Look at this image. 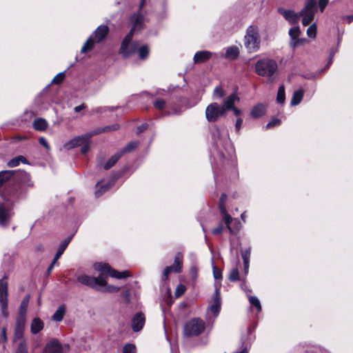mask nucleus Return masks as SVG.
<instances>
[{
  "label": "nucleus",
  "instance_id": "1",
  "mask_svg": "<svg viewBox=\"0 0 353 353\" xmlns=\"http://www.w3.org/2000/svg\"><path fill=\"white\" fill-rule=\"evenodd\" d=\"M130 22L132 23V28L123 39L119 50V53L125 58L130 57L137 50L138 43L132 40L134 32L143 28V16L139 12L135 13L131 16Z\"/></svg>",
  "mask_w": 353,
  "mask_h": 353
},
{
  "label": "nucleus",
  "instance_id": "2",
  "mask_svg": "<svg viewBox=\"0 0 353 353\" xmlns=\"http://www.w3.org/2000/svg\"><path fill=\"white\" fill-rule=\"evenodd\" d=\"M277 70V63L272 59H260L255 65L256 73L261 77H266L269 83H273L275 81L274 75Z\"/></svg>",
  "mask_w": 353,
  "mask_h": 353
},
{
  "label": "nucleus",
  "instance_id": "3",
  "mask_svg": "<svg viewBox=\"0 0 353 353\" xmlns=\"http://www.w3.org/2000/svg\"><path fill=\"white\" fill-rule=\"evenodd\" d=\"M244 39L245 47L249 52L258 51L261 45V38L258 27L256 26H249L246 30Z\"/></svg>",
  "mask_w": 353,
  "mask_h": 353
},
{
  "label": "nucleus",
  "instance_id": "4",
  "mask_svg": "<svg viewBox=\"0 0 353 353\" xmlns=\"http://www.w3.org/2000/svg\"><path fill=\"white\" fill-rule=\"evenodd\" d=\"M109 32V28L107 26H99L93 34L90 36L81 48V52L85 53L90 50H91L94 45V42L99 43L103 41Z\"/></svg>",
  "mask_w": 353,
  "mask_h": 353
},
{
  "label": "nucleus",
  "instance_id": "5",
  "mask_svg": "<svg viewBox=\"0 0 353 353\" xmlns=\"http://www.w3.org/2000/svg\"><path fill=\"white\" fill-rule=\"evenodd\" d=\"M77 281L83 285L97 290H101L102 288L106 285L105 278L103 274L97 277L81 274L77 276Z\"/></svg>",
  "mask_w": 353,
  "mask_h": 353
},
{
  "label": "nucleus",
  "instance_id": "6",
  "mask_svg": "<svg viewBox=\"0 0 353 353\" xmlns=\"http://www.w3.org/2000/svg\"><path fill=\"white\" fill-rule=\"evenodd\" d=\"M205 323L198 318L190 320L184 326L183 333L186 336H195L205 330Z\"/></svg>",
  "mask_w": 353,
  "mask_h": 353
},
{
  "label": "nucleus",
  "instance_id": "7",
  "mask_svg": "<svg viewBox=\"0 0 353 353\" xmlns=\"http://www.w3.org/2000/svg\"><path fill=\"white\" fill-rule=\"evenodd\" d=\"M317 11V2L316 0H306L303 9L300 12L303 16L302 24L304 26L309 25L314 19Z\"/></svg>",
  "mask_w": 353,
  "mask_h": 353
},
{
  "label": "nucleus",
  "instance_id": "8",
  "mask_svg": "<svg viewBox=\"0 0 353 353\" xmlns=\"http://www.w3.org/2000/svg\"><path fill=\"white\" fill-rule=\"evenodd\" d=\"M205 114L208 122H216L226 114L220 104L216 102H213L207 106Z\"/></svg>",
  "mask_w": 353,
  "mask_h": 353
},
{
  "label": "nucleus",
  "instance_id": "9",
  "mask_svg": "<svg viewBox=\"0 0 353 353\" xmlns=\"http://www.w3.org/2000/svg\"><path fill=\"white\" fill-rule=\"evenodd\" d=\"M94 269L103 273H108L112 277L117 279H124L130 276L128 271L119 272L112 269L108 263H97L94 264Z\"/></svg>",
  "mask_w": 353,
  "mask_h": 353
},
{
  "label": "nucleus",
  "instance_id": "10",
  "mask_svg": "<svg viewBox=\"0 0 353 353\" xmlns=\"http://www.w3.org/2000/svg\"><path fill=\"white\" fill-rule=\"evenodd\" d=\"M0 305L2 314L7 318L8 316L7 285L2 280H0Z\"/></svg>",
  "mask_w": 353,
  "mask_h": 353
},
{
  "label": "nucleus",
  "instance_id": "11",
  "mask_svg": "<svg viewBox=\"0 0 353 353\" xmlns=\"http://www.w3.org/2000/svg\"><path fill=\"white\" fill-rule=\"evenodd\" d=\"M93 136L92 132H89L85 134H83L81 136H78L74 137V139L70 140L69 141L66 142L63 145L64 149L67 150H70L72 148H74L77 146H79L81 145L82 143H86L88 139H90V138Z\"/></svg>",
  "mask_w": 353,
  "mask_h": 353
},
{
  "label": "nucleus",
  "instance_id": "12",
  "mask_svg": "<svg viewBox=\"0 0 353 353\" xmlns=\"http://www.w3.org/2000/svg\"><path fill=\"white\" fill-rule=\"evenodd\" d=\"M64 346L55 339L49 341L43 350V353H63Z\"/></svg>",
  "mask_w": 353,
  "mask_h": 353
},
{
  "label": "nucleus",
  "instance_id": "13",
  "mask_svg": "<svg viewBox=\"0 0 353 353\" xmlns=\"http://www.w3.org/2000/svg\"><path fill=\"white\" fill-rule=\"evenodd\" d=\"M212 139L217 147L222 145L223 142L228 138V133L227 132H223L220 128L217 125L214 126L212 130Z\"/></svg>",
  "mask_w": 353,
  "mask_h": 353
},
{
  "label": "nucleus",
  "instance_id": "14",
  "mask_svg": "<svg viewBox=\"0 0 353 353\" xmlns=\"http://www.w3.org/2000/svg\"><path fill=\"white\" fill-rule=\"evenodd\" d=\"M26 317L18 316L14 327V339H21L23 337L25 329Z\"/></svg>",
  "mask_w": 353,
  "mask_h": 353
},
{
  "label": "nucleus",
  "instance_id": "15",
  "mask_svg": "<svg viewBox=\"0 0 353 353\" xmlns=\"http://www.w3.org/2000/svg\"><path fill=\"white\" fill-rule=\"evenodd\" d=\"M239 100L240 99L239 97L235 93H232L223 99L221 107L223 108V110L226 114L227 111L230 110L231 108H233L235 103L239 102Z\"/></svg>",
  "mask_w": 353,
  "mask_h": 353
},
{
  "label": "nucleus",
  "instance_id": "16",
  "mask_svg": "<svg viewBox=\"0 0 353 353\" xmlns=\"http://www.w3.org/2000/svg\"><path fill=\"white\" fill-rule=\"evenodd\" d=\"M145 319L142 312L137 313L132 321V327L134 332H139L145 324Z\"/></svg>",
  "mask_w": 353,
  "mask_h": 353
},
{
  "label": "nucleus",
  "instance_id": "17",
  "mask_svg": "<svg viewBox=\"0 0 353 353\" xmlns=\"http://www.w3.org/2000/svg\"><path fill=\"white\" fill-rule=\"evenodd\" d=\"M280 14H281L284 18L288 21L290 23H296L299 21L300 18V12L296 13L291 10H285L280 8L279 10Z\"/></svg>",
  "mask_w": 353,
  "mask_h": 353
},
{
  "label": "nucleus",
  "instance_id": "18",
  "mask_svg": "<svg viewBox=\"0 0 353 353\" xmlns=\"http://www.w3.org/2000/svg\"><path fill=\"white\" fill-rule=\"evenodd\" d=\"M11 216L12 212L10 210L5 207L3 204H0V225L1 226L7 225Z\"/></svg>",
  "mask_w": 353,
  "mask_h": 353
},
{
  "label": "nucleus",
  "instance_id": "19",
  "mask_svg": "<svg viewBox=\"0 0 353 353\" xmlns=\"http://www.w3.org/2000/svg\"><path fill=\"white\" fill-rule=\"evenodd\" d=\"M44 327L43 321L39 317L34 318L30 323V332L32 334H37Z\"/></svg>",
  "mask_w": 353,
  "mask_h": 353
},
{
  "label": "nucleus",
  "instance_id": "20",
  "mask_svg": "<svg viewBox=\"0 0 353 353\" xmlns=\"http://www.w3.org/2000/svg\"><path fill=\"white\" fill-rule=\"evenodd\" d=\"M212 54V53L210 51H199L194 56V62L195 63L205 62L211 57Z\"/></svg>",
  "mask_w": 353,
  "mask_h": 353
},
{
  "label": "nucleus",
  "instance_id": "21",
  "mask_svg": "<svg viewBox=\"0 0 353 353\" xmlns=\"http://www.w3.org/2000/svg\"><path fill=\"white\" fill-rule=\"evenodd\" d=\"M265 112L266 105L263 103H258L252 108L250 114L253 118H259L264 115Z\"/></svg>",
  "mask_w": 353,
  "mask_h": 353
},
{
  "label": "nucleus",
  "instance_id": "22",
  "mask_svg": "<svg viewBox=\"0 0 353 353\" xmlns=\"http://www.w3.org/2000/svg\"><path fill=\"white\" fill-rule=\"evenodd\" d=\"M14 170H3L0 172V188L3 186L14 176Z\"/></svg>",
  "mask_w": 353,
  "mask_h": 353
},
{
  "label": "nucleus",
  "instance_id": "23",
  "mask_svg": "<svg viewBox=\"0 0 353 353\" xmlns=\"http://www.w3.org/2000/svg\"><path fill=\"white\" fill-rule=\"evenodd\" d=\"M182 263H183V255L181 253L178 252L174 257V261L172 265L170 267L172 269V272H180L182 269Z\"/></svg>",
  "mask_w": 353,
  "mask_h": 353
},
{
  "label": "nucleus",
  "instance_id": "24",
  "mask_svg": "<svg viewBox=\"0 0 353 353\" xmlns=\"http://www.w3.org/2000/svg\"><path fill=\"white\" fill-rule=\"evenodd\" d=\"M66 312V307L65 305H61L52 316V319L57 322H60L63 320Z\"/></svg>",
  "mask_w": 353,
  "mask_h": 353
},
{
  "label": "nucleus",
  "instance_id": "25",
  "mask_svg": "<svg viewBox=\"0 0 353 353\" xmlns=\"http://www.w3.org/2000/svg\"><path fill=\"white\" fill-rule=\"evenodd\" d=\"M30 301V295L26 296L21 303L18 316L26 317L27 308Z\"/></svg>",
  "mask_w": 353,
  "mask_h": 353
},
{
  "label": "nucleus",
  "instance_id": "26",
  "mask_svg": "<svg viewBox=\"0 0 353 353\" xmlns=\"http://www.w3.org/2000/svg\"><path fill=\"white\" fill-rule=\"evenodd\" d=\"M304 91L302 89L297 90L294 92L292 99L291 105H296L301 101L303 97Z\"/></svg>",
  "mask_w": 353,
  "mask_h": 353
},
{
  "label": "nucleus",
  "instance_id": "27",
  "mask_svg": "<svg viewBox=\"0 0 353 353\" xmlns=\"http://www.w3.org/2000/svg\"><path fill=\"white\" fill-rule=\"evenodd\" d=\"M239 52L236 46L229 47L225 52V57L228 59H235L239 56Z\"/></svg>",
  "mask_w": 353,
  "mask_h": 353
},
{
  "label": "nucleus",
  "instance_id": "28",
  "mask_svg": "<svg viewBox=\"0 0 353 353\" xmlns=\"http://www.w3.org/2000/svg\"><path fill=\"white\" fill-rule=\"evenodd\" d=\"M33 127L37 130H45L48 127V123L44 119L38 118L34 120Z\"/></svg>",
  "mask_w": 353,
  "mask_h": 353
},
{
  "label": "nucleus",
  "instance_id": "29",
  "mask_svg": "<svg viewBox=\"0 0 353 353\" xmlns=\"http://www.w3.org/2000/svg\"><path fill=\"white\" fill-rule=\"evenodd\" d=\"M122 157V154H120L119 152L112 155L107 163L104 165L105 170H109L111 168L114 164L118 161V160Z\"/></svg>",
  "mask_w": 353,
  "mask_h": 353
},
{
  "label": "nucleus",
  "instance_id": "30",
  "mask_svg": "<svg viewBox=\"0 0 353 353\" xmlns=\"http://www.w3.org/2000/svg\"><path fill=\"white\" fill-rule=\"evenodd\" d=\"M139 145V141H133L130 142L126 145L125 147H124L122 150L119 151L120 154H122V156L125 154L132 152V150H135Z\"/></svg>",
  "mask_w": 353,
  "mask_h": 353
},
{
  "label": "nucleus",
  "instance_id": "31",
  "mask_svg": "<svg viewBox=\"0 0 353 353\" xmlns=\"http://www.w3.org/2000/svg\"><path fill=\"white\" fill-rule=\"evenodd\" d=\"M97 190L95 191V196L96 197H99L102 195L103 192H105L106 190H108L111 186L112 184L108 183L105 185L101 184V182H98L97 184Z\"/></svg>",
  "mask_w": 353,
  "mask_h": 353
},
{
  "label": "nucleus",
  "instance_id": "32",
  "mask_svg": "<svg viewBox=\"0 0 353 353\" xmlns=\"http://www.w3.org/2000/svg\"><path fill=\"white\" fill-rule=\"evenodd\" d=\"M20 162L26 163L27 162L26 159L23 156H18L8 162V166L10 168H14L19 165Z\"/></svg>",
  "mask_w": 353,
  "mask_h": 353
},
{
  "label": "nucleus",
  "instance_id": "33",
  "mask_svg": "<svg viewBox=\"0 0 353 353\" xmlns=\"http://www.w3.org/2000/svg\"><path fill=\"white\" fill-rule=\"evenodd\" d=\"M221 309V302L218 299H214L213 304L210 306V312L216 317L219 315Z\"/></svg>",
  "mask_w": 353,
  "mask_h": 353
},
{
  "label": "nucleus",
  "instance_id": "34",
  "mask_svg": "<svg viewBox=\"0 0 353 353\" xmlns=\"http://www.w3.org/2000/svg\"><path fill=\"white\" fill-rule=\"evenodd\" d=\"M225 94V90L221 85L216 86L213 91V98L219 99L223 97Z\"/></svg>",
  "mask_w": 353,
  "mask_h": 353
},
{
  "label": "nucleus",
  "instance_id": "35",
  "mask_svg": "<svg viewBox=\"0 0 353 353\" xmlns=\"http://www.w3.org/2000/svg\"><path fill=\"white\" fill-rule=\"evenodd\" d=\"M138 53H139V57L141 59L144 60V59H147L149 55V48H148V46L144 45V46H141L138 49Z\"/></svg>",
  "mask_w": 353,
  "mask_h": 353
},
{
  "label": "nucleus",
  "instance_id": "36",
  "mask_svg": "<svg viewBox=\"0 0 353 353\" xmlns=\"http://www.w3.org/2000/svg\"><path fill=\"white\" fill-rule=\"evenodd\" d=\"M70 241L66 239L61 243L59 245V247L58 248V250L55 254L57 259H59L60 256L63 254V252L68 247Z\"/></svg>",
  "mask_w": 353,
  "mask_h": 353
},
{
  "label": "nucleus",
  "instance_id": "37",
  "mask_svg": "<svg viewBox=\"0 0 353 353\" xmlns=\"http://www.w3.org/2000/svg\"><path fill=\"white\" fill-rule=\"evenodd\" d=\"M221 214L223 216V219L225 223L226 224L227 228H228V230L231 232H234V231L232 229V228L230 226V223L232 221V218L231 217V216L229 214H228L226 210H225V213H221Z\"/></svg>",
  "mask_w": 353,
  "mask_h": 353
},
{
  "label": "nucleus",
  "instance_id": "38",
  "mask_svg": "<svg viewBox=\"0 0 353 353\" xmlns=\"http://www.w3.org/2000/svg\"><path fill=\"white\" fill-rule=\"evenodd\" d=\"M285 88L283 85H281L278 90L276 101L279 103H283L285 101Z\"/></svg>",
  "mask_w": 353,
  "mask_h": 353
},
{
  "label": "nucleus",
  "instance_id": "39",
  "mask_svg": "<svg viewBox=\"0 0 353 353\" xmlns=\"http://www.w3.org/2000/svg\"><path fill=\"white\" fill-rule=\"evenodd\" d=\"M248 299H249L250 303L252 305L256 307L258 312H260L261 311V303H260L259 299L256 296H248Z\"/></svg>",
  "mask_w": 353,
  "mask_h": 353
},
{
  "label": "nucleus",
  "instance_id": "40",
  "mask_svg": "<svg viewBox=\"0 0 353 353\" xmlns=\"http://www.w3.org/2000/svg\"><path fill=\"white\" fill-rule=\"evenodd\" d=\"M301 31L299 27H294L290 29L289 35L291 38V41H294L300 35Z\"/></svg>",
  "mask_w": 353,
  "mask_h": 353
},
{
  "label": "nucleus",
  "instance_id": "41",
  "mask_svg": "<svg viewBox=\"0 0 353 353\" xmlns=\"http://www.w3.org/2000/svg\"><path fill=\"white\" fill-rule=\"evenodd\" d=\"M226 199H227L226 194L223 193L221 194V198H220V200H219V207L221 213H225V210H226V208H225Z\"/></svg>",
  "mask_w": 353,
  "mask_h": 353
},
{
  "label": "nucleus",
  "instance_id": "42",
  "mask_svg": "<svg viewBox=\"0 0 353 353\" xmlns=\"http://www.w3.org/2000/svg\"><path fill=\"white\" fill-rule=\"evenodd\" d=\"M119 125L118 124H113L112 125L106 126L104 128L96 130L93 132V135L100 133L101 132L114 131L119 129Z\"/></svg>",
  "mask_w": 353,
  "mask_h": 353
},
{
  "label": "nucleus",
  "instance_id": "43",
  "mask_svg": "<svg viewBox=\"0 0 353 353\" xmlns=\"http://www.w3.org/2000/svg\"><path fill=\"white\" fill-rule=\"evenodd\" d=\"M229 279L231 281H236L239 279V272L236 268H233L229 274Z\"/></svg>",
  "mask_w": 353,
  "mask_h": 353
},
{
  "label": "nucleus",
  "instance_id": "44",
  "mask_svg": "<svg viewBox=\"0 0 353 353\" xmlns=\"http://www.w3.org/2000/svg\"><path fill=\"white\" fill-rule=\"evenodd\" d=\"M316 26L315 23L312 24L307 30V35L312 39L316 37Z\"/></svg>",
  "mask_w": 353,
  "mask_h": 353
},
{
  "label": "nucleus",
  "instance_id": "45",
  "mask_svg": "<svg viewBox=\"0 0 353 353\" xmlns=\"http://www.w3.org/2000/svg\"><path fill=\"white\" fill-rule=\"evenodd\" d=\"M65 77V76L64 72H60L53 78V79L51 81V83L59 84L63 81Z\"/></svg>",
  "mask_w": 353,
  "mask_h": 353
},
{
  "label": "nucleus",
  "instance_id": "46",
  "mask_svg": "<svg viewBox=\"0 0 353 353\" xmlns=\"http://www.w3.org/2000/svg\"><path fill=\"white\" fill-rule=\"evenodd\" d=\"M153 105L156 108L162 110L165 108V101L163 99H157L154 101Z\"/></svg>",
  "mask_w": 353,
  "mask_h": 353
},
{
  "label": "nucleus",
  "instance_id": "47",
  "mask_svg": "<svg viewBox=\"0 0 353 353\" xmlns=\"http://www.w3.org/2000/svg\"><path fill=\"white\" fill-rule=\"evenodd\" d=\"M213 276L216 280L222 279V272L215 265H212Z\"/></svg>",
  "mask_w": 353,
  "mask_h": 353
},
{
  "label": "nucleus",
  "instance_id": "48",
  "mask_svg": "<svg viewBox=\"0 0 353 353\" xmlns=\"http://www.w3.org/2000/svg\"><path fill=\"white\" fill-rule=\"evenodd\" d=\"M305 41H306L305 39H299V38H297L294 41H290V46H291V47L292 48H295L297 46L303 45Z\"/></svg>",
  "mask_w": 353,
  "mask_h": 353
},
{
  "label": "nucleus",
  "instance_id": "49",
  "mask_svg": "<svg viewBox=\"0 0 353 353\" xmlns=\"http://www.w3.org/2000/svg\"><path fill=\"white\" fill-rule=\"evenodd\" d=\"M186 290V288L184 285L180 284L176 287L175 291V296L176 298L180 297Z\"/></svg>",
  "mask_w": 353,
  "mask_h": 353
},
{
  "label": "nucleus",
  "instance_id": "50",
  "mask_svg": "<svg viewBox=\"0 0 353 353\" xmlns=\"http://www.w3.org/2000/svg\"><path fill=\"white\" fill-rule=\"evenodd\" d=\"M123 353H136V347L132 344H127L123 347Z\"/></svg>",
  "mask_w": 353,
  "mask_h": 353
},
{
  "label": "nucleus",
  "instance_id": "51",
  "mask_svg": "<svg viewBox=\"0 0 353 353\" xmlns=\"http://www.w3.org/2000/svg\"><path fill=\"white\" fill-rule=\"evenodd\" d=\"M16 353H28V347L24 341L19 344Z\"/></svg>",
  "mask_w": 353,
  "mask_h": 353
},
{
  "label": "nucleus",
  "instance_id": "52",
  "mask_svg": "<svg viewBox=\"0 0 353 353\" xmlns=\"http://www.w3.org/2000/svg\"><path fill=\"white\" fill-rule=\"evenodd\" d=\"M280 124H281L280 119H274L271 120L270 122H268L265 128V129H269V128H273L274 126L279 125Z\"/></svg>",
  "mask_w": 353,
  "mask_h": 353
},
{
  "label": "nucleus",
  "instance_id": "53",
  "mask_svg": "<svg viewBox=\"0 0 353 353\" xmlns=\"http://www.w3.org/2000/svg\"><path fill=\"white\" fill-rule=\"evenodd\" d=\"M241 256L243 260V262H249L250 256V249L248 248L242 252Z\"/></svg>",
  "mask_w": 353,
  "mask_h": 353
},
{
  "label": "nucleus",
  "instance_id": "54",
  "mask_svg": "<svg viewBox=\"0 0 353 353\" xmlns=\"http://www.w3.org/2000/svg\"><path fill=\"white\" fill-rule=\"evenodd\" d=\"M172 267L168 266L164 269V271H163V275H162V279L163 281H166L168 279V275H169L170 272L172 271Z\"/></svg>",
  "mask_w": 353,
  "mask_h": 353
},
{
  "label": "nucleus",
  "instance_id": "55",
  "mask_svg": "<svg viewBox=\"0 0 353 353\" xmlns=\"http://www.w3.org/2000/svg\"><path fill=\"white\" fill-rule=\"evenodd\" d=\"M89 144H90V139H88L86 143H81V153L82 154H86L88 151H89V149H90V147H89Z\"/></svg>",
  "mask_w": 353,
  "mask_h": 353
},
{
  "label": "nucleus",
  "instance_id": "56",
  "mask_svg": "<svg viewBox=\"0 0 353 353\" xmlns=\"http://www.w3.org/2000/svg\"><path fill=\"white\" fill-rule=\"evenodd\" d=\"M121 295L127 303H129L130 301V293L129 290L123 291Z\"/></svg>",
  "mask_w": 353,
  "mask_h": 353
},
{
  "label": "nucleus",
  "instance_id": "57",
  "mask_svg": "<svg viewBox=\"0 0 353 353\" xmlns=\"http://www.w3.org/2000/svg\"><path fill=\"white\" fill-rule=\"evenodd\" d=\"M119 288L115 287L113 285H108L105 290H103L104 292H118L119 290ZM102 290V289L101 290Z\"/></svg>",
  "mask_w": 353,
  "mask_h": 353
},
{
  "label": "nucleus",
  "instance_id": "58",
  "mask_svg": "<svg viewBox=\"0 0 353 353\" xmlns=\"http://www.w3.org/2000/svg\"><path fill=\"white\" fill-rule=\"evenodd\" d=\"M223 226L222 224H219L216 228L212 230V234L214 235L219 234L222 232Z\"/></svg>",
  "mask_w": 353,
  "mask_h": 353
},
{
  "label": "nucleus",
  "instance_id": "59",
  "mask_svg": "<svg viewBox=\"0 0 353 353\" xmlns=\"http://www.w3.org/2000/svg\"><path fill=\"white\" fill-rule=\"evenodd\" d=\"M39 142L47 150H50V145H48L47 140L44 137H40L39 139Z\"/></svg>",
  "mask_w": 353,
  "mask_h": 353
},
{
  "label": "nucleus",
  "instance_id": "60",
  "mask_svg": "<svg viewBox=\"0 0 353 353\" xmlns=\"http://www.w3.org/2000/svg\"><path fill=\"white\" fill-rule=\"evenodd\" d=\"M329 0H319V5L321 12H323L325 8L328 3Z\"/></svg>",
  "mask_w": 353,
  "mask_h": 353
},
{
  "label": "nucleus",
  "instance_id": "61",
  "mask_svg": "<svg viewBox=\"0 0 353 353\" xmlns=\"http://www.w3.org/2000/svg\"><path fill=\"white\" fill-rule=\"evenodd\" d=\"M107 108L105 107H99L97 108L92 110V114H101L107 110Z\"/></svg>",
  "mask_w": 353,
  "mask_h": 353
},
{
  "label": "nucleus",
  "instance_id": "62",
  "mask_svg": "<svg viewBox=\"0 0 353 353\" xmlns=\"http://www.w3.org/2000/svg\"><path fill=\"white\" fill-rule=\"evenodd\" d=\"M243 119L241 118H238L236 121L235 128L237 132H239L242 126Z\"/></svg>",
  "mask_w": 353,
  "mask_h": 353
},
{
  "label": "nucleus",
  "instance_id": "63",
  "mask_svg": "<svg viewBox=\"0 0 353 353\" xmlns=\"http://www.w3.org/2000/svg\"><path fill=\"white\" fill-rule=\"evenodd\" d=\"M148 128V124L144 123L137 128V133H141Z\"/></svg>",
  "mask_w": 353,
  "mask_h": 353
},
{
  "label": "nucleus",
  "instance_id": "64",
  "mask_svg": "<svg viewBox=\"0 0 353 353\" xmlns=\"http://www.w3.org/2000/svg\"><path fill=\"white\" fill-rule=\"evenodd\" d=\"M190 272L194 279H196L197 276V268L194 266L192 267L190 269Z\"/></svg>",
  "mask_w": 353,
  "mask_h": 353
}]
</instances>
